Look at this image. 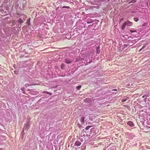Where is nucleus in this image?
<instances>
[{
    "instance_id": "nucleus-1",
    "label": "nucleus",
    "mask_w": 150,
    "mask_h": 150,
    "mask_svg": "<svg viewBox=\"0 0 150 150\" xmlns=\"http://www.w3.org/2000/svg\"><path fill=\"white\" fill-rule=\"evenodd\" d=\"M142 97L144 98V100L145 102L146 101V99H148V100H150V94H148V95L146 94L143 96Z\"/></svg>"
},
{
    "instance_id": "nucleus-2",
    "label": "nucleus",
    "mask_w": 150,
    "mask_h": 150,
    "mask_svg": "<svg viewBox=\"0 0 150 150\" xmlns=\"http://www.w3.org/2000/svg\"><path fill=\"white\" fill-rule=\"evenodd\" d=\"M30 127L29 124L28 123H27L24 125V127L23 129L25 131H27L29 129Z\"/></svg>"
},
{
    "instance_id": "nucleus-3",
    "label": "nucleus",
    "mask_w": 150,
    "mask_h": 150,
    "mask_svg": "<svg viewBox=\"0 0 150 150\" xmlns=\"http://www.w3.org/2000/svg\"><path fill=\"white\" fill-rule=\"evenodd\" d=\"M92 100L91 99L89 98H87L84 100V102H86L87 103H90L92 102V100Z\"/></svg>"
},
{
    "instance_id": "nucleus-4",
    "label": "nucleus",
    "mask_w": 150,
    "mask_h": 150,
    "mask_svg": "<svg viewBox=\"0 0 150 150\" xmlns=\"http://www.w3.org/2000/svg\"><path fill=\"white\" fill-rule=\"evenodd\" d=\"M94 21L93 20L90 18H86V22L88 24L93 23Z\"/></svg>"
},
{
    "instance_id": "nucleus-5",
    "label": "nucleus",
    "mask_w": 150,
    "mask_h": 150,
    "mask_svg": "<svg viewBox=\"0 0 150 150\" xmlns=\"http://www.w3.org/2000/svg\"><path fill=\"white\" fill-rule=\"evenodd\" d=\"M126 22V23L127 25L128 26H131L133 24L132 22L130 21L129 20L127 21Z\"/></svg>"
},
{
    "instance_id": "nucleus-6",
    "label": "nucleus",
    "mask_w": 150,
    "mask_h": 150,
    "mask_svg": "<svg viewBox=\"0 0 150 150\" xmlns=\"http://www.w3.org/2000/svg\"><path fill=\"white\" fill-rule=\"evenodd\" d=\"M81 144V143L79 141H76L75 142V145L77 146H80Z\"/></svg>"
},
{
    "instance_id": "nucleus-7",
    "label": "nucleus",
    "mask_w": 150,
    "mask_h": 150,
    "mask_svg": "<svg viewBox=\"0 0 150 150\" xmlns=\"http://www.w3.org/2000/svg\"><path fill=\"white\" fill-rule=\"evenodd\" d=\"M30 18H29L27 21L26 23V24L28 25V26H29L31 25V23H30Z\"/></svg>"
},
{
    "instance_id": "nucleus-8",
    "label": "nucleus",
    "mask_w": 150,
    "mask_h": 150,
    "mask_svg": "<svg viewBox=\"0 0 150 150\" xmlns=\"http://www.w3.org/2000/svg\"><path fill=\"white\" fill-rule=\"evenodd\" d=\"M127 124L130 126L132 127L134 126V124L133 122L131 121H129L127 122Z\"/></svg>"
},
{
    "instance_id": "nucleus-9",
    "label": "nucleus",
    "mask_w": 150,
    "mask_h": 150,
    "mask_svg": "<svg viewBox=\"0 0 150 150\" xmlns=\"http://www.w3.org/2000/svg\"><path fill=\"white\" fill-rule=\"evenodd\" d=\"M126 25H127L126 23L125 22L123 24V25L122 26L121 28V29L122 30H124L125 28Z\"/></svg>"
},
{
    "instance_id": "nucleus-10",
    "label": "nucleus",
    "mask_w": 150,
    "mask_h": 150,
    "mask_svg": "<svg viewBox=\"0 0 150 150\" xmlns=\"http://www.w3.org/2000/svg\"><path fill=\"white\" fill-rule=\"evenodd\" d=\"M107 150H116V147L115 146H112L109 148Z\"/></svg>"
},
{
    "instance_id": "nucleus-11",
    "label": "nucleus",
    "mask_w": 150,
    "mask_h": 150,
    "mask_svg": "<svg viewBox=\"0 0 150 150\" xmlns=\"http://www.w3.org/2000/svg\"><path fill=\"white\" fill-rule=\"evenodd\" d=\"M18 22L20 24H21L23 22V20L21 18H19L18 20Z\"/></svg>"
},
{
    "instance_id": "nucleus-12",
    "label": "nucleus",
    "mask_w": 150,
    "mask_h": 150,
    "mask_svg": "<svg viewBox=\"0 0 150 150\" xmlns=\"http://www.w3.org/2000/svg\"><path fill=\"white\" fill-rule=\"evenodd\" d=\"M65 62L67 64H70L71 62V61L70 59H65Z\"/></svg>"
},
{
    "instance_id": "nucleus-13",
    "label": "nucleus",
    "mask_w": 150,
    "mask_h": 150,
    "mask_svg": "<svg viewBox=\"0 0 150 150\" xmlns=\"http://www.w3.org/2000/svg\"><path fill=\"white\" fill-rule=\"evenodd\" d=\"M96 51L97 54H99L100 52V48L99 47H96Z\"/></svg>"
},
{
    "instance_id": "nucleus-14",
    "label": "nucleus",
    "mask_w": 150,
    "mask_h": 150,
    "mask_svg": "<svg viewBox=\"0 0 150 150\" xmlns=\"http://www.w3.org/2000/svg\"><path fill=\"white\" fill-rule=\"evenodd\" d=\"M84 119L85 117L83 116H82L81 117V121L82 123H83L84 122Z\"/></svg>"
},
{
    "instance_id": "nucleus-15",
    "label": "nucleus",
    "mask_w": 150,
    "mask_h": 150,
    "mask_svg": "<svg viewBox=\"0 0 150 150\" xmlns=\"http://www.w3.org/2000/svg\"><path fill=\"white\" fill-rule=\"evenodd\" d=\"M128 98H129L128 97L123 98L122 100V102L123 103L126 101Z\"/></svg>"
},
{
    "instance_id": "nucleus-16",
    "label": "nucleus",
    "mask_w": 150,
    "mask_h": 150,
    "mask_svg": "<svg viewBox=\"0 0 150 150\" xmlns=\"http://www.w3.org/2000/svg\"><path fill=\"white\" fill-rule=\"evenodd\" d=\"M148 44V43H146L145 45H143L141 49L139 51H140L141 50L144 49L146 47V45Z\"/></svg>"
},
{
    "instance_id": "nucleus-17",
    "label": "nucleus",
    "mask_w": 150,
    "mask_h": 150,
    "mask_svg": "<svg viewBox=\"0 0 150 150\" xmlns=\"http://www.w3.org/2000/svg\"><path fill=\"white\" fill-rule=\"evenodd\" d=\"M61 68L62 69H64L65 68V65L63 63L61 65Z\"/></svg>"
},
{
    "instance_id": "nucleus-18",
    "label": "nucleus",
    "mask_w": 150,
    "mask_h": 150,
    "mask_svg": "<svg viewBox=\"0 0 150 150\" xmlns=\"http://www.w3.org/2000/svg\"><path fill=\"white\" fill-rule=\"evenodd\" d=\"M21 90L22 91V93L24 94L25 93V88H21Z\"/></svg>"
},
{
    "instance_id": "nucleus-19",
    "label": "nucleus",
    "mask_w": 150,
    "mask_h": 150,
    "mask_svg": "<svg viewBox=\"0 0 150 150\" xmlns=\"http://www.w3.org/2000/svg\"><path fill=\"white\" fill-rule=\"evenodd\" d=\"M81 86L79 85L76 87V88L77 89V90H79L81 88Z\"/></svg>"
},
{
    "instance_id": "nucleus-20",
    "label": "nucleus",
    "mask_w": 150,
    "mask_h": 150,
    "mask_svg": "<svg viewBox=\"0 0 150 150\" xmlns=\"http://www.w3.org/2000/svg\"><path fill=\"white\" fill-rule=\"evenodd\" d=\"M134 19L136 22L138 21L139 20V19L138 18H134Z\"/></svg>"
},
{
    "instance_id": "nucleus-21",
    "label": "nucleus",
    "mask_w": 150,
    "mask_h": 150,
    "mask_svg": "<svg viewBox=\"0 0 150 150\" xmlns=\"http://www.w3.org/2000/svg\"><path fill=\"white\" fill-rule=\"evenodd\" d=\"M62 8H66L67 9H69L70 7L68 6H63L62 7Z\"/></svg>"
},
{
    "instance_id": "nucleus-22",
    "label": "nucleus",
    "mask_w": 150,
    "mask_h": 150,
    "mask_svg": "<svg viewBox=\"0 0 150 150\" xmlns=\"http://www.w3.org/2000/svg\"><path fill=\"white\" fill-rule=\"evenodd\" d=\"M136 2V0H132V1H131L130 2L129 4L132 3H135Z\"/></svg>"
},
{
    "instance_id": "nucleus-23",
    "label": "nucleus",
    "mask_w": 150,
    "mask_h": 150,
    "mask_svg": "<svg viewBox=\"0 0 150 150\" xmlns=\"http://www.w3.org/2000/svg\"><path fill=\"white\" fill-rule=\"evenodd\" d=\"M78 126L80 129H81L82 127V126L80 124H79V123L78 124Z\"/></svg>"
},
{
    "instance_id": "nucleus-24",
    "label": "nucleus",
    "mask_w": 150,
    "mask_h": 150,
    "mask_svg": "<svg viewBox=\"0 0 150 150\" xmlns=\"http://www.w3.org/2000/svg\"><path fill=\"white\" fill-rule=\"evenodd\" d=\"M91 127L90 126H87L85 128V129L86 130H87L89 129Z\"/></svg>"
},
{
    "instance_id": "nucleus-25",
    "label": "nucleus",
    "mask_w": 150,
    "mask_h": 150,
    "mask_svg": "<svg viewBox=\"0 0 150 150\" xmlns=\"http://www.w3.org/2000/svg\"><path fill=\"white\" fill-rule=\"evenodd\" d=\"M117 91V89H112L111 90V91H111V92H110V93H112L114 94L113 93V92H112V91ZM117 93H114V94H116Z\"/></svg>"
},
{
    "instance_id": "nucleus-26",
    "label": "nucleus",
    "mask_w": 150,
    "mask_h": 150,
    "mask_svg": "<svg viewBox=\"0 0 150 150\" xmlns=\"http://www.w3.org/2000/svg\"><path fill=\"white\" fill-rule=\"evenodd\" d=\"M130 31L131 33H133L134 32H136L137 31L136 30H130Z\"/></svg>"
},
{
    "instance_id": "nucleus-27",
    "label": "nucleus",
    "mask_w": 150,
    "mask_h": 150,
    "mask_svg": "<svg viewBox=\"0 0 150 150\" xmlns=\"http://www.w3.org/2000/svg\"><path fill=\"white\" fill-rule=\"evenodd\" d=\"M24 131H25L24 130H23V131L22 132V136H23L25 134Z\"/></svg>"
},
{
    "instance_id": "nucleus-28",
    "label": "nucleus",
    "mask_w": 150,
    "mask_h": 150,
    "mask_svg": "<svg viewBox=\"0 0 150 150\" xmlns=\"http://www.w3.org/2000/svg\"><path fill=\"white\" fill-rule=\"evenodd\" d=\"M132 86V84H131V85L130 84V83H128L127 84V86L128 87H131Z\"/></svg>"
},
{
    "instance_id": "nucleus-29",
    "label": "nucleus",
    "mask_w": 150,
    "mask_h": 150,
    "mask_svg": "<svg viewBox=\"0 0 150 150\" xmlns=\"http://www.w3.org/2000/svg\"><path fill=\"white\" fill-rule=\"evenodd\" d=\"M30 85H29V84H25V86L27 88V87H28V86H29Z\"/></svg>"
},
{
    "instance_id": "nucleus-30",
    "label": "nucleus",
    "mask_w": 150,
    "mask_h": 150,
    "mask_svg": "<svg viewBox=\"0 0 150 150\" xmlns=\"http://www.w3.org/2000/svg\"><path fill=\"white\" fill-rule=\"evenodd\" d=\"M15 74H18V72L17 71H14Z\"/></svg>"
},
{
    "instance_id": "nucleus-31",
    "label": "nucleus",
    "mask_w": 150,
    "mask_h": 150,
    "mask_svg": "<svg viewBox=\"0 0 150 150\" xmlns=\"http://www.w3.org/2000/svg\"><path fill=\"white\" fill-rule=\"evenodd\" d=\"M124 18H121L120 19V22H121L122 21H123L124 20Z\"/></svg>"
},
{
    "instance_id": "nucleus-32",
    "label": "nucleus",
    "mask_w": 150,
    "mask_h": 150,
    "mask_svg": "<svg viewBox=\"0 0 150 150\" xmlns=\"http://www.w3.org/2000/svg\"><path fill=\"white\" fill-rule=\"evenodd\" d=\"M43 93H46L47 94H51V93H49L48 92H45V91H44L43 92Z\"/></svg>"
},
{
    "instance_id": "nucleus-33",
    "label": "nucleus",
    "mask_w": 150,
    "mask_h": 150,
    "mask_svg": "<svg viewBox=\"0 0 150 150\" xmlns=\"http://www.w3.org/2000/svg\"><path fill=\"white\" fill-rule=\"evenodd\" d=\"M92 106V103L88 105L89 107H91V106Z\"/></svg>"
},
{
    "instance_id": "nucleus-34",
    "label": "nucleus",
    "mask_w": 150,
    "mask_h": 150,
    "mask_svg": "<svg viewBox=\"0 0 150 150\" xmlns=\"http://www.w3.org/2000/svg\"><path fill=\"white\" fill-rule=\"evenodd\" d=\"M86 23H85V24H84V28H86L87 27V25H86Z\"/></svg>"
},
{
    "instance_id": "nucleus-35",
    "label": "nucleus",
    "mask_w": 150,
    "mask_h": 150,
    "mask_svg": "<svg viewBox=\"0 0 150 150\" xmlns=\"http://www.w3.org/2000/svg\"><path fill=\"white\" fill-rule=\"evenodd\" d=\"M91 25H90L88 26V27H90V26H91Z\"/></svg>"
},
{
    "instance_id": "nucleus-36",
    "label": "nucleus",
    "mask_w": 150,
    "mask_h": 150,
    "mask_svg": "<svg viewBox=\"0 0 150 150\" xmlns=\"http://www.w3.org/2000/svg\"><path fill=\"white\" fill-rule=\"evenodd\" d=\"M23 18V20H25V18Z\"/></svg>"
},
{
    "instance_id": "nucleus-37",
    "label": "nucleus",
    "mask_w": 150,
    "mask_h": 150,
    "mask_svg": "<svg viewBox=\"0 0 150 150\" xmlns=\"http://www.w3.org/2000/svg\"><path fill=\"white\" fill-rule=\"evenodd\" d=\"M145 25V24H144L143 25V26H144Z\"/></svg>"
}]
</instances>
